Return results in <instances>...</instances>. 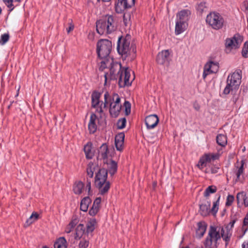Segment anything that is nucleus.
I'll return each instance as SVG.
<instances>
[{
  "label": "nucleus",
  "instance_id": "f257e3e1",
  "mask_svg": "<svg viewBox=\"0 0 248 248\" xmlns=\"http://www.w3.org/2000/svg\"><path fill=\"white\" fill-rule=\"evenodd\" d=\"M109 67V73L104 74L105 85L107 84L108 80L116 79L117 75H119V85L120 87L129 86L134 80V76L131 77V70L128 68L121 69V64L117 62H112L107 65Z\"/></svg>",
  "mask_w": 248,
  "mask_h": 248
},
{
  "label": "nucleus",
  "instance_id": "f03ea898",
  "mask_svg": "<svg viewBox=\"0 0 248 248\" xmlns=\"http://www.w3.org/2000/svg\"><path fill=\"white\" fill-rule=\"evenodd\" d=\"M96 46L98 56L101 60L99 69L103 70L112 62V58L109 55L112 48L111 42L108 39H101L97 42Z\"/></svg>",
  "mask_w": 248,
  "mask_h": 248
},
{
  "label": "nucleus",
  "instance_id": "7ed1b4c3",
  "mask_svg": "<svg viewBox=\"0 0 248 248\" xmlns=\"http://www.w3.org/2000/svg\"><path fill=\"white\" fill-rule=\"evenodd\" d=\"M130 45V37L119 38L118 41L117 50L118 53L124 58L129 57L133 60L136 57V48L134 45Z\"/></svg>",
  "mask_w": 248,
  "mask_h": 248
},
{
  "label": "nucleus",
  "instance_id": "20e7f679",
  "mask_svg": "<svg viewBox=\"0 0 248 248\" xmlns=\"http://www.w3.org/2000/svg\"><path fill=\"white\" fill-rule=\"evenodd\" d=\"M116 29V24L114 17L111 15H107L96 23L97 32L102 34H110Z\"/></svg>",
  "mask_w": 248,
  "mask_h": 248
},
{
  "label": "nucleus",
  "instance_id": "39448f33",
  "mask_svg": "<svg viewBox=\"0 0 248 248\" xmlns=\"http://www.w3.org/2000/svg\"><path fill=\"white\" fill-rule=\"evenodd\" d=\"M107 177L108 170L104 168L99 169L95 175V186L101 195L107 193L110 188V184L107 181Z\"/></svg>",
  "mask_w": 248,
  "mask_h": 248
},
{
  "label": "nucleus",
  "instance_id": "423d86ee",
  "mask_svg": "<svg viewBox=\"0 0 248 248\" xmlns=\"http://www.w3.org/2000/svg\"><path fill=\"white\" fill-rule=\"evenodd\" d=\"M101 93L94 92L92 94V107L95 109V112L102 113L103 109L106 108L107 105L111 100V96L108 92L104 94V102L100 101Z\"/></svg>",
  "mask_w": 248,
  "mask_h": 248
},
{
  "label": "nucleus",
  "instance_id": "0eeeda50",
  "mask_svg": "<svg viewBox=\"0 0 248 248\" xmlns=\"http://www.w3.org/2000/svg\"><path fill=\"white\" fill-rule=\"evenodd\" d=\"M240 73V70H237L228 77L227 85L223 91L224 94H228L231 92L235 93L238 89L241 81Z\"/></svg>",
  "mask_w": 248,
  "mask_h": 248
},
{
  "label": "nucleus",
  "instance_id": "6e6552de",
  "mask_svg": "<svg viewBox=\"0 0 248 248\" xmlns=\"http://www.w3.org/2000/svg\"><path fill=\"white\" fill-rule=\"evenodd\" d=\"M219 229L215 227H209L208 235L204 242L205 248H217L218 245V241L220 239L219 235Z\"/></svg>",
  "mask_w": 248,
  "mask_h": 248
},
{
  "label": "nucleus",
  "instance_id": "1a4fd4ad",
  "mask_svg": "<svg viewBox=\"0 0 248 248\" xmlns=\"http://www.w3.org/2000/svg\"><path fill=\"white\" fill-rule=\"evenodd\" d=\"M206 22L213 29L218 30L223 27L224 20L220 14L212 12L207 15Z\"/></svg>",
  "mask_w": 248,
  "mask_h": 248
},
{
  "label": "nucleus",
  "instance_id": "9d476101",
  "mask_svg": "<svg viewBox=\"0 0 248 248\" xmlns=\"http://www.w3.org/2000/svg\"><path fill=\"white\" fill-rule=\"evenodd\" d=\"M220 196L218 198L217 201L214 202L213 207L210 209L211 203L208 201H203L200 205V213L202 216H207L210 212L215 215L218 209L219 201Z\"/></svg>",
  "mask_w": 248,
  "mask_h": 248
},
{
  "label": "nucleus",
  "instance_id": "9b49d317",
  "mask_svg": "<svg viewBox=\"0 0 248 248\" xmlns=\"http://www.w3.org/2000/svg\"><path fill=\"white\" fill-rule=\"evenodd\" d=\"M235 222V220L231 221L224 229L222 226H210V227H215L219 229L218 231L220 238L222 237L225 241V245L227 246L230 241L232 235V228L233 227Z\"/></svg>",
  "mask_w": 248,
  "mask_h": 248
},
{
  "label": "nucleus",
  "instance_id": "f8f14e48",
  "mask_svg": "<svg viewBox=\"0 0 248 248\" xmlns=\"http://www.w3.org/2000/svg\"><path fill=\"white\" fill-rule=\"evenodd\" d=\"M121 99L117 93H114L111 96V100L108 102L109 103V112L110 115L113 117H116L118 116L122 106L120 104Z\"/></svg>",
  "mask_w": 248,
  "mask_h": 248
},
{
  "label": "nucleus",
  "instance_id": "ddd939ff",
  "mask_svg": "<svg viewBox=\"0 0 248 248\" xmlns=\"http://www.w3.org/2000/svg\"><path fill=\"white\" fill-rule=\"evenodd\" d=\"M242 41V37L239 34H235L232 38L226 39L225 44L226 52L230 53L232 50L238 48Z\"/></svg>",
  "mask_w": 248,
  "mask_h": 248
},
{
  "label": "nucleus",
  "instance_id": "4468645a",
  "mask_svg": "<svg viewBox=\"0 0 248 248\" xmlns=\"http://www.w3.org/2000/svg\"><path fill=\"white\" fill-rule=\"evenodd\" d=\"M218 157L219 155L217 154H206L200 158L197 166L202 170L205 167L207 163L210 162L211 160H216Z\"/></svg>",
  "mask_w": 248,
  "mask_h": 248
},
{
  "label": "nucleus",
  "instance_id": "2eb2a0df",
  "mask_svg": "<svg viewBox=\"0 0 248 248\" xmlns=\"http://www.w3.org/2000/svg\"><path fill=\"white\" fill-rule=\"evenodd\" d=\"M218 69V65L217 63L213 61L207 62L204 66L202 74L203 78L205 79L208 75L217 72Z\"/></svg>",
  "mask_w": 248,
  "mask_h": 248
},
{
  "label": "nucleus",
  "instance_id": "dca6fc26",
  "mask_svg": "<svg viewBox=\"0 0 248 248\" xmlns=\"http://www.w3.org/2000/svg\"><path fill=\"white\" fill-rule=\"evenodd\" d=\"M135 0H118V3L115 5L116 11L120 13L126 8H129L133 6Z\"/></svg>",
  "mask_w": 248,
  "mask_h": 248
},
{
  "label": "nucleus",
  "instance_id": "f3484780",
  "mask_svg": "<svg viewBox=\"0 0 248 248\" xmlns=\"http://www.w3.org/2000/svg\"><path fill=\"white\" fill-rule=\"evenodd\" d=\"M145 122L147 129L155 128L159 122V118L156 114H152L147 116Z\"/></svg>",
  "mask_w": 248,
  "mask_h": 248
},
{
  "label": "nucleus",
  "instance_id": "a211bd4d",
  "mask_svg": "<svg viewBox=\"0 0 248 248\" xmlns=\"http://www.w3.org/2000/svg\"><path fill=\"white\" fill-rule=\"evenodd\" d=\"M191 15V12L188 9L182 10L179 12L176 15V21L187 23Z\"/></svg>",
  "mask_w": 248,
  "mask_h": 248
},
{
  "label": "nucleus",
  "instance_id": "6ab92c4d",
  "mask_svg": "<svg viewBox=\"0 0 248 248\" xmlns=\"http://www.w3.org/2000/svg\"><path fill=\"white\" fill-rule=\"evenodd\" d=\"M97 118L95 113H92L88 124V129L90 133H94L97 130L96 121Z\"/></svg>",
  "mask_w": 248,
  "mask_h": 248
},
{
  "label": "nucleus",
  "instance_id": "aec40b11",
  "mask_svg": "<svg viewBox=\"0 0 248 248\" xmlns=\"http://www.w3.org/2000/svg\"><path fill=\"white\" fill-rule=\"evenodd\" d=\"M124 139V133H120L115 136V144L116 148L118 151H121L123 150Z\"/></svg>",
  "mask_w": 248,
  "mask_h": 248
},
{
  "label": "nucleus",
  "instance_id": "412c9836",
  "mask_svg": "<svg viewBox=\"0 0 248 248\" xmlns=\"http://www.w3.org/2000/svg\"><path fill=\"white\" fill-rule=\"evenodd\" d=\"M170 53L168 50H163L158 53L156 57V62L159 64H164L168 62Z\"/></svg>",
  "mask_w": 248,
  "mask_h": 248
},
{
  "label": "nucleus",
  "instance_id": "4be33fe9",
  "mask_svg": "<svg viewBox=\"0 0 248 248\" xmlns=\"http://www.w3.org/2000/svg\"><path fill=\"white\" fill-rule=\"evenodd\" d=\"M88 235L85 233V227L82 224H79L76 228L75 232L74 233V237L75 239H80L83 237H87Z\"/></svg>",
  "mask_w": 248,
  "mask_h": 248
},
{
  "label": "nucleus",
  "instance_id": "5701e85b",
  "mask_svg": "<svg viewBox=\"0 0 248 248\" xmlns=\"http://www.w3.org/2000/svg\"><path fill=\"white\" fill-rule=\"evenodd\" d=\"M187 23L176 21L175 28V33L178 35L183 33L186 29Z\"/></svg>",
  "mask_w": 248,
  "mask_h": 248
},
{
  "label": "nucleus",
  "instance_id": "b1692460",
  "mask_svg": "<svg viewBox=\"0 0 248 248\" xmlns=\"http://www.w3.org/2000/svg\"><path fill=\"white\" fill-rule=\"evenodd\" d=\"M207 225L204 222H200L198 223V228L196 230V236L201 238L204 235L206 230Z\"/></svg>",
  "mask_w": 248,
  "mask_h": 248
},
{
  "label": "nucleus",
  "instance_id": "393cba45",
  "mask_svg": "<svg viewBox=\"0 0 248 248\" xmlns=\"http://www.w3.org/2000/svg\"><path fill=\"white\" fill-rule=\"evenodd\" d=\"M237 204L239 205L240 203L244 204L245 206H248V198L244 192H241L237 193L236 195Z\"/></svg>",
  "mask_w": 248,
  "mask_h": 248
},
{
  "label": "nucleus",
  "instance_id": "a878e982",
  "mask_svg": "<svg viewBox=\"0 0 248 248\" xmlns=\"http://www.w3.org/2000/svg\"><path fill=\"white\" fill-rule=\"evenodd\" d=\"M108 147L106 144H103L98 150V158L100 159H105L107 158Z\"/></svg>",
  "mask_w": 248,
  "mask_h": 248
},
{
  "label": "nucleus",
  "instance_id": "bb28decb",
  "mask_svg": "<svg viewBox=\"0 0 248 248\" xmlns=\"http://www.w3.org/2000/svg\"><path fill=\"white\" fill-rule=\"evenodd\" d=\"M86 157L88 159H92L94 153L92 150V144L91 142H88L84 147Z\"/></svg>",
  "mask_w": 248,
  "mask_h": 248
},
{
  "label": "nucleus",
  "instance_id": "cd10ccee",
  "mask_svg": "<svg viewBox=\"0 0 248 248\" xmlns=\"http://www.w3.org/2000/svg\"><path fill=\"white\" fill-rule=\"evenodd\" d=\"M39 218V215L36 212H33L30 217L28 218L24 224L25 227H28L37 221Z\"/></svg>",
  "mask_w": 248,
  "mask_h": 248
},
{
  "label": "nucleus",
  "instance_id": "c85d7f7f",
  "mask_svg": "<svg viewBox=\"0 0 248 248\" xmlns=\"http://www.w3.org/2000/svg\"><path fill=\"white\" fill-rule=\"evenodd\" d=\"M91 203V200L89 197L84 198L80 202V210L84 212L88 210L89 205Z\"/></svg>",
  "mask_w": 248,
  "mask_h": 248
},
{
  "label": "nucleus",
  "instance_id": "c756f323",
  "mask_svg": "<svg viewBox=\"0 0 248 248\" xmlns=\"http://www.w3.org/2000/svg\"><path fill=\"white\" fill-rule=\"evenodd\" d=\"M84 186V184L81 181L76 182L73 186V191L76 194H80Z\"/></svg>",
  "mask_w": 248,
  "mask_h": 248
},
{
  "label": "nucleus",
  "instance_id": "7c9ffc66",
  "mask_svg": "<svg viewBox=\"0 0 248 248\" xmlns=\"http://www.w3.org/2000/svg\"><path fill=\"white\" fill-rule=\"evenodd\" d=\"M54 248H67L66 240L64 237L59 238L54 244Z\"/></svg>",
  "mask_w": 248,
  "mask_h": 248
},
{
  "label": "nucleus",
  "instance_id": "2f4dec72",
  "mask_svg": "<svg viewBox=\"0 0 248 248\" xmlns=\"http://www.w3.org/2000/svg\"><path fill=\"white\" fill-rule=\"evenodd\" d=\"M78 222V220L77 218H72L70 223L66 227L65 232L67 233H70Z\"/></svg>",
  "mask_w": 248,
  "mask_h": 248
},
{
  "label": "nucleus",
  "instance_id": "473e14b6",
  "mask_svg": "<svg viewBox=\"0 0 248 248\" xmlns=\"http://www.w3.org/2000/svg\"><path fill=\"white\" fill-rule=\"evenodd\" d=\"M244 162L243 160L241 161L240 165L238 164L236 166V169L235 171V174L236 175V182H237L240 179V175L243 174L244 171Z\"/></svg>",
  "mask_w": 248,
  "mask_h": 248
},
{
  "label": "nucleus",
  "instance_id": "72a5a7b5",
  "mask_svg": "<svg viewBox=\"0 0 248 248\" xmlns=\"http://www.w3.org/2000/svg\"><path fill=\"white\" fill-rule=\"evenodd\" d=\"M217 142L221 147H225L227 143V137L223 134H219L217 136Z\"/></svg>",
  "mask_w": 248,
  "mask_h": 248
},
{
  "label": "nucleus",
  "instance_id": "f704fd0d",
  "mask_svg": "<svg viewBox=\"0 0 248 248\" xmlns=\"http://www.w3.org/2000/svg\"><path fill=\"white\" fill-rule=\"evenodd\" d=\"M97 167L96 164H93L92 162H90L88 164L86 170L87 174L90 178L93 177L94 171Z\"/></svg>",
  "mask_w": 248,
  "mask_h": 248
},
{
  "label": "nucleus",
  "instance_id": "c9c22d12",
  "mask_svg": "<svg viewBox=\"0 0 248 248\" xmlns=\"http://www.w3.org/2000/svg\"><path fill=\"white\" fill-rule=\"evenodd\" d=\"M117 170V163L111 160L109 163L108 164V171L111 175L114 174Z\"/></svg>",
  "mask_w": 248,
  "mask_h": 248
},
{
  "label": "nucleus",
  "instance_id": "e433bc0d",
  "mask_svg": "<svg viewBox=\"0 0 248 248\" xmlns=\"http://www.w3.org/2000/svg\"><path fill=\"white\" fill-rule=\"evenodd\" d=\"M96 223V221L95 219H91L90 220L86 225L87 233L92 232L94 231Z\"/></svg>",
  "mask_w": 248,
  "mask_h": 248
},
{
  "label": "nucleus",
  "instance_id": "4c0bfd02",
  "mask_svg": "<svg viewBox=\"0 0 248 248\" xmlns=\"http://www.w3.org/2000/svg\"><path fill=\"white\" fill-rule=\"evenodd\" d=\"M89 241L88 239V237H83L81 238V240L79 243L78 247L79 248H87L89 246Z\"/></svg>",
  "mask_w": 248,
  "mask_h": 248
},
{
  "label": "nucleus",
  "instance_id": "58836bf2",
  "mask_svg": "<svg viewBox=\"0 0 248 248\" xmlns=\"http://www.w3.org/2000/svg\"><path fill=\"white\" fill-rule=\"evenodd\" d=\"M217 188L215 186H209L204 192L205 197H208L211 193H214L217 191Z\"/></svg>",
  "mask_w": 248,
  "mask_h": 248
},
{
  "label": "nucleus",
  "instance_id": "ea45409f",
  "mask_svg": "<svg viewBox=\"0 0 248 248\" xmlns=\"http://www.w3.org/2000/svg\"><path fill=\"white\" fill-rule=\"evenodd\" d=\"M5 5L9 8H10V11L14 9V5L13 4V1L20 2V0H2Z\"/></svg>",
  "mask_w": 248,
  "mask_h": 248
},
{
  "label": "nucleus",
  "instance_id": "a19ab883",
  "mask_svg": "<svg viewBox=\"0 0 248 248\" xmlns=\"http://www.w3.org/2000/svg\"><path fill=\"white\" fill-rule=\"evenodd\" d=\"M99 206L93 204L91 209L89 210V214L92 216H95L99 211Z\"/></svg>",
  "mask_w": 248,
  "mask_h": 248
},
{
  "label": "nucleus",
  "instance_id": "79ce46f5",
  "mask_svg": "<svg viewBox=\"0 0 248 248\" xmlns=\"http://www.w3.org/2000/svg\"><path fill=\"white\" fill-rule=\"evenodd\" d=\"M9 39V35L8 33H4L1 36L0 45H4Z\"/></svg>",
  "mask_w": 248,
  "mask_h": 248
},
{
  "label": "nucleus",
  "instance_id": "37998d69",
  "mask_svg": "<svg viewBox=\"0 0 248 248\" xmlns=\"http://www.w3.org/2000/svg\"><path fill=\"white\" fill-rule=\"evenodd\" d=\"M242 56L245 58L248 57V41L246 42L244 45L242 51Z\"/></svg>",
  "mask_w": 248,
  "mask_h": 248
},
{
  "label": "nucleus",
  "instance_id": "c03bdc74",
  "mask_svg": "<svg viewBox=\"0 0 248 248\" xmlns=\"http://www.w3.org/2000/svg\"><path fill=\"white\" fill-rule=\"evenodd\" d=\"M126 119L124 118L118 120L117 122V126L119 129H123L125 126Z\"/></svg>",
  "mask_w": 248,
  "mask_h": 248
},
{
  "label": "nucleus",
  "instance_id": "a18cd8bd",
  "mask_svg": "<svg viewBox=\"0 0 248 248\" xmlns=\"http://www.w3.org/2000/svg\"><path fill=\"white\" fill-rule=\"evenodd\" d=\"M124 107L125 108V114L126 115H128L131 112V104L127 101H125L124 103Z\"/></svg>",
  "mask_w": 248,
  "mask_h": 248
},
{
  "label": "nucleus",
  "instance_id": "49530a36",
  "mask_svg": "<svg viewBox=\"0 0 248 248\" xmlns=\"http://www.w3.org/2000/svg\"><path fill=\"white\" fill-rule=\"evenodd\" d=\"M234 196L231 195H229L227 198V201L226 202V205L229 206L232 205V203L234 201Z\"/></svg>",
  "mask_w": 248,
  "mask_h": 248
},
{
  "label": "nucleus",
  "instance_id": "de8ad7c7",
  "mask_svg": "<svg viewBox=\"0 0 248 248\" xmlns=\"http://www.w3.org/2000/svg\"><path fill=\"white\" fill-rule=\"evenodd\" d=\"M206 7L205 6V3L204 2H201L200 3L197 7V10L199 11H200L201 13H202L204 9Z\"/></svg>",
  "mask_w": 248,
  "mask_h": 248
},
{
  "label": "nucleus",
  "instance_id": "09e8293b",
  "mask_svg": "<svg viewBox=\"0 0 248 248\" xmlns=\"http://www.w3.org/2000/svg\"><path fill=\"white\" fill-rule=\"evenodd\" d=\"M74 29V25L73 23L72 20H71L70 22L69 23V27L66 29V31L68 33L72 31Z\"/></svg>",
  "mask_w": 248,
  "mask_h": 248
},
{
  "label": "nucleus",
  "instance_id": "8fccbe9b",
  "mask_svg": "<svg viewBox=\"0 0 248 248\" xmlns=\"http://www.w3.org/2000/svg\"><path fill=\"white\" fill-rule=\"evenodd\" d=\"M101 202V198L98 197V198H97L95 199L93 204L96 206L100 207V204Z\"/></svg>",
  "mask_w": 248,
  "mask_h": 248
},
{
  "label": "nucleus",
  "instance_id": "3c124183",
  "mask_svg": "<svg viewBox=\"0 0 248 248\" xmlns=\"http://www.w3.org/2000/svg\"><path fill=\"white\" fill-rule=\"evenodd\" d=\"M129 18V16L128 14H124L123 16L124 22L125 26L128 24V19Z\"/></svg>",
  "mask_w": 248,
  "mask_h": 248
},
{
  "label": "nucleus",
  "instance_id": "603ef678",
  "mask_svg": "<svg viewBox=\"0 0 248 248\" xmlns=\"http://www.w3.org/2000/svg\"><path fill=\"white\" fill-rule=\"evenodd\" d=\"M248 225V213L245 217L243 221V227Z\"/></svg>",
  "mask_w": 248,
  "mask_h": 248
},
{
  "label": "nucleus",
  "instance_id": "864d4df0",
  "mask_svg": "<svg viewBox=\"0 0 248 248\" xmlns=\"http://www.w3.org/2000/svg\"><path fill=\"white\" fill-rule=\"evenodd\" d=\"M86 188L88 189V193H89L90 192L91 189V184L90 181H87V183L86 184Z\"/></svg>",
  "mask_w": 248,
  "mask_h": 248
},
{
  "label": "nucleus",
  "instance_id": "5fc2aeb1",
  "mask_svg": "<svg viewBox=\"0 0 248 248\" xmlns=\"http://www.w3.org/2000/svg\"><path fill=\"white\" fill-rule=\"evenodd\" d=\"M243 248H248V242H245L242 245Z\"/></svg>",
  "mask_w": 248,
  "mask_h": 248
},
{
  "label": "nucleus",
  "instance_id": "6e6d98bb",
  "mask_svg": "<svg viewBox=\"0 0 248 248\" xmlns=\"http://www.w3.org/2000/svg\"><path fill=\"white\" fill-rule=\"evenodd\" d=\"M110 0H102V1L104 2H109Z\"/></svg>",
  "mask_w": 248,
  "mask_h": 248
},
{
  "label": "nucleus",
  "instance_id": "4d7b16f0",
  "mask_svg": "<svg viewBox=\"0 0 248 248\" xmlns=\"http://www.w3.org/2000/svg\"><path fill=\"white\" fill-rule=\"evenodd\" d=\"M19 88H20V87H19V88H18V89H17V94H16V96H18V92H19Z\"/></svg>",
  "mask_w": 248,
  "mask_h": 248
},
{
  "label": "nucleus",
  "instance_id": "13d9d810",
  "mask_svg": "<svg viewBox=\"0 0 248 248\" xmlns=\"http://www.w3.org/2000/svg\"><path fill=\"white\" fill-rule=\"evenodd\" d=\"M246 9H247V10H248V1L247 4H246Z\"/></svg>",
  "mask_w": 248,
  "mask_h": 248
},
{
  "label": "nucleus",
  "instance_id": "bf43d9fd",
  "mask_svg": "<svg viewBox=\"0 0 248 248\" xmlns=\"http://www.w3.org/2000/svg\"><path fill=\"white\" fill-rule=\"evenodd\" d=\"M212 172H213V173H215L216 172V170H214V171L213 170H212Z\"/></svg>",
  "mask_w": 248,
  "mask_h": 248
},
{
  "label": "nucleus",
  "instance_id": "052dcab7",
  "mask_svg": "<svg viewBox=\"0 0 248 248\" xmlns=\"http://www.w3.org/2000/svg\"><path fill=\"white\" fill-rule=\"evenodd\" d=\"M212 172H213V173H215L216 172V170H214V171L213 170H212Z\"/></svg>",
  "mask_w": 248,
  "mask_h": 248
},
{
  "label": "nucleus",
  "instance_id": "680f3d73",
  "mask_svg": "<svg viewBox=\"0 0 248 248\" xmlns=\"http://www.w3.org/2000/svg\"><path fill=\"white\" fill-rule=\"evenodd\" d=\"M42 248H48V247H46V246H44V247H43Z\"/></svg>",
  "mask_w": 248,
  "mask_h": 248
},
{
  "label": "nucleus",
  "instance_id": "e2e57ef3",
  "mask_svg": "<svg viewBox=\"0 0 248 248\" xmlns=\"http://www.w3.org/2000/svg\"><path fill=\"white\" fill-rule=\"evenodd\" d=\"M189 248L188 247H185V248Z\"/></svg>",
  "mask_w": 248,
  "mask_h": 248
},
{
  "label": "nucleus",
  "instance_id": "0e129e2a",
  "mask_svg": "<svg viewBox=\"0 0 248 248\" xmlns=\"http://www.w3.org/2000/svg\"><path fill=\"white\" fill-rule=\"evenodd\" d=\"M98 1H99L100 0H97Z\"/></svg>",
  "mask_w": 248,
  "mask_h": 248
}]
</instances>
